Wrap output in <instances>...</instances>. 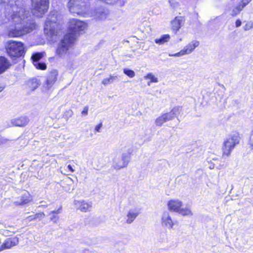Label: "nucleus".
<instances>
[{
  "label": "nucleus",
  "instance_id": "nucleus-1",
  "mask_svg": "<svg viewBox=\"0 0 253 253\" xmlns=\"http://www.w3.org/2000/svg\"><path fill=\"white\" fill-rule=\"evenodd\" d=\"M0 2L4 7V17L0 19V25L8 24L11 27L8 32L9 37H20L36 28L23 0H0Z\"/></svg>",
  "mask_w": 253,
  "mask_h": 253
},
{
  "label": "nucleus",
  "instance_id": "nucleus-2",
  "mask_svg": "<svg viewBox=\"0 0 253 253\" xmlns=\"http://www.w3.org/2000/svg\"><path fill=\"white\" fill-rule=\"evenodd\" d=\"M60 16L56 11H52L48 15L45 22L44 31L45 34L52 37L57 34Z\"/></svg>",
  "mask_w": 253,
  "mask_h": 253
},
{
  "label": "nucleus",
  "instance_id": "nucleus-3",
  "mask_svg": "<svg viewBox=\"0 0 253 253\" xmlns=\"http://www.w3.org/2000/svg\"><path fill=\"white\" fill-rule=\"evenodd\" d=\"M240 139L241 137L237 132L231 134L225 139L222 147L223 156H229L232 150L239 143Z\"/></svg>",
  "mask_w": 253,
  "mask_h": 253
},
{
  "label": "nucleus",
  "instance_id": "nucleus-4",
  "mask_svg": "<svg viewBox=\"0 0 253 253\" xmlns=\"http://www.w3.org/2000/svg\"><path fill=\"white\" fill-rule=\"evenodd\" d=\"M75 41V36L65 35L58 44L56 50V54L60 57H64Z\"/></svg>",
  "mask_w": 253,
  "mask_h": 253
},
{
  "label": "nucleus",
  "instance_id": "nucleus-5",
  "mask_svg": "<svg viewBox=\"0 0 253 253\" xmlns=\"http://www.w3.org/2000/svg\"><path fill=\"white\" fill-rule=\"evenodd\" d=\"M67 6L71 13L80 15L86 12L88 4L86 0H70Z\"/></svg>",
  "mask_w": 253,
  "mask_h": 253
},
{
  "label": "nucleus",
  "instance_id": "nucleus-6",
  "mask_svg": "<svg viewBox=\"0 0 253 253\" xmlns=\"http://www.w3.org/2000/svg\"><path fill=\"white\" fill-rule=\"evenodd\" d=\"M6 49L7 54L12 57H19L25 53L24 45L21 42L10 40Z\"/></svg>",
  "mask_w": 253,
  "mask_h": 253
},
{
  "label": "nucleus",
  "instance_id": "nucleus-7",
  "mask_svg": "<svg viewBox=\"0 0 253 253\" xmlns=\"http://www.w3.org/2000/svg\"><path fill=\"white\" fill-rule=\"evenodd\" d=\"M33 14L41 17L47 11L49 6L48 0H31Z\"/></svg>",
  "mask_w": 253,
  "mask_h": 253
},
{
  "label": "nucleus",
  "instance_id": "nucleus-8",
  "mask_svg": "<svg viewBox=\"0 0 253 253\" xmlns=\"http://www.w3.org/2000/svg\"><path fill=\"white\" fill-rule=\"evenodd\" d=\"M86 27V24L82 21L74 18L70 19L68 28L69 33L66 35L75 36V41L80 32L83 31Z\"/></svg>",
  "mask_w": 253,
  "mask_h": 253
},
{
  "label": "nucleus",
  "instance_id": "nucleus-9",
  "mask_svg": "<svg viewBox=\"0 0 253 253\" xmlns=\"http://www.w3.org/2000/svg\"><path fill=\"white\" fill-rule=\"evenodd\" d=\"M130 158V154L128 153H124L121 155V158H115L113 159V167L116 169L127 167L129 162Z\"/></svg>",
  "mask_w": 253,
  "mask_h": 253
},
{
  "label": "nucleus",
  "instance_id": "nucleus-10",
  "mask_svg": "<svg viewBox=\"0 0 253 253\" xmlns=\"http://www.w3.org/2000/svg\"><path fill=\"white\" fill-rule=\"evenodd\" d=\"M161 223L163 227L171 229L174 225H177L178 222L177 220L172 219L168 211H165L161 216Z\"/></svg>",
  "mask_w": 253,
  "mask_h": 253
},
{
  "label": "nucleus",
  "instance_id": "nucleus-11",
  "mask_svg": "<svg viewBox=\"0 0 253 253\" xmlns=\"http://www.w3.org/2000/svg\"><path fill=\"white\" fill-rule=\"evenodd\" d=\"M58 72L54 70L51 71L47 76L46 81L43 84L44 88L48 90L53 86L57 80Z\"/></svg>",
  "mask_w": 253,
  "mask_h": 253
},
{
  "label": "nucleus",
  "instance_id": "nucleus-12",
  "mask_svg": "<svg viewBox=\"0 0 253 253\" xmlns=\"http://www.w3.org/2000/svg\"><path fill=\"white\" fill-rule=\"evenodd\" d=\"M74 205L82 211L87 212L91 210L92 203L91 202L83 201H74Z\"/></svg>",
  "mask_w": 253,
  "mask_h": 253
},
{
  "label": "nucleus",
  "instance_id": "nucleus-13",
  "mask_svg": "<svg viewBox=\"0 0 253 253\" xmlns=\"http://www.w3.org/2000/svg\"><path fill=\"white\" fill-rule=\"evenodd\" d=\"M61 186L65 191L69 193L75 188L73 180L69 177H66L61 181Z\"/></svg>",
  "mask_w": 253,
  "mask_h": 253
},
{
  "label": "nucleus",
  "instance_id": "nucleus-14",
  "mask_svg": "<svg viewBox=\"0 0 253 253\" xmlns=\"http://www.w3.org/2000/svg\"><path fill=\"white\" fill-rule=\"evenodd\" d=\"M29 122V119L26 116H22L19 118L12 119L10 126H16L23 127L26 126Z\"/></svg>",
  "mask_w": 253,
  "mask_h": 253
},
{
  "label": "nucleus",
  "instance_id": "nucleus-15",
  "mask_svg": "<svg viewBox=\"0 0 253 253\" xmlns=\"http://www.w3.org/2000/svg\"><path fill=\"white\" fill-rule=\"evenodd\" d=\"M140 210L137 208L130 209L126 215V223L131 224L135 220L136 217L139 214Z\"/></svg>",
  "mask_w": 253,
  "mask_h": 253
},
{
  "label": "nucleus",
  "instance_id": "nucleus-16",
  "mask_svg": "<svg viewBox=\"0 0 253 253\" xmlns=\"http://www.w3.org/2000/svg\"><path fill=\"white\" fill-rule=\"evenodd\" d=\"M182 205V202L179 200H171L168 204V209L169 211L178 212Z\"/></svg>",
  "mask_w": 253,
  "mask_h": 253
},
{
  "label": "nucleus",
  "instance_id": "nucleus-17",
  "mask_svg": "<svg viewBox=\"0 0 253 253\" xmlns=\"http://www.w3.org/2000/svg\"><path fill=\"white\" fill-rule=\"evenodd\" d=\"M19 242V239L17 237L7 238L5 240L2 245V247L4 249H10L11 247L17 245Z\"/></svg>",
  "mask_w": 253,
  "mask_h": 253
},
{
  "label": "nucleus",
  "instance_id": "nucleus-18",
  "mask_svg": "<svg viewBox=\"0 0 253 253\" xmlns=\"http://www.w3.org/2000/svg\"><path fill=\"white\" fill-rule=\"evenodd\" d=\"M11 66L10 62L4 56H0V75L5 72Z\"/></svg>",
  "mask_w": 253,
  "mask_h": 253
},
{
  "label": "nucleus",
  "instance_id": "nucleus-19",
  "mask_svg": "<svg viewBox=\"0 0 253 253\" xmlns=\"http://www.w3.org/2000/svg\"><path fill=\"white\" fill-rule=\"evenodd\" d=\"M184 21V18L182 16H177L171 22L172 29L175 32L178 31Z\"/></svg>",
  "mask_w": 253,
  "mask_h": 253
},
{
  "label": "nucleus",
  "instance_id": "nucleus-20",
  "mask_svg": "<svg viewBox=\"0 0 253 253\" xmlns=\"http://www.w3.org/2000/svg\"><path fill=\"white\" fill-rule=\"evenodd\" d=\"M31 200L30 194L28 192H25L20 197L17 199L15 203L17 205H24L28 203Z\"/></svg>",
  "mask_w": 253,
  "mask_h": 253
},
{
  "label": "nucleus",
  "instance_id": "nucleus-21",
  "mask_svg": "<svg viewBox=\"0 0 253 253\" xmlns=\"http://www.w3.org/2000/svg\"><path fill=\"white\" fill-rule=\"evenodd\" d=\"M179 113V109L178 108H173L171 111L163 114L168 122L177 117Z\"/></svg>",
  "mask_w": 253,
  "mask_h": 253
},
{
  "label": "nucleus",
  "instance_id": "nucleus-22",
  "mask_svg": "<svg viewBox=\"0 0 253 253\" xmlns=\"http://www.w3.org/2000/svg\"><path fill=\"white\" fill-rule=\"evenodd\" d=\"M199 42L197 41H193L185 46L184 49L186 54L191 53L195 48L198 46Z\"/></svg>",
  "mask_w": 253,
  "mask_h": 253
},
{
  "label": "nucleus",
  "instance_id": "nucleus-23",
  "mask_svg": "<svg viewBox=\"0 0 253 253\" xmlns=\"http://www.w3.org/2000/svg\"><path fill=\"white\" fill-rule=\"evenodd\" d=\"M119 80L118 76L117 75H110L109 77L104 79L102 81V84L106 86L109 84L113 83L114 81H117Z\"/></svg>",
  "mask_w": 253,
  "mask_h": 253
},
{
  "label": "nucleus",
  "instance_id": "nucleus-24",
  "mask_svg": "<svg viewBox=\"0 0 253 253\" xmlns=\"http://www.w3.org/2000/svg\"><path fill=\"white\" fill-rule=\"evenodd\" d=\"M170 37L169 34L163 35L160 38H157L155 40V43L161 45L167 42L170 40Z\"/></svg>",
  "mask_w": 253,
  "mask_h": 253
},
{
  "label": "nucleus",
  "instance_id": "nucleus-25",
  "mask_svg": "<svg viewBox=\"0 0 253 253\" xmlns=\"http://www.w3.org/2000/svg\"><path fill=\"white\" fill-rule=\"evenodd\" d=\"M177 212L183 216H191L193 215V213L189 207L180 208Z\"/></svg>",
  "mask_w": 253,
  "mask_h": 253
},
{
  "label": "nucleus",
  "instance_id": "nucleus-26",
  "mask_svg": "<svg viewBox=\"0 0 253 253\" xmlns=\"http://www.w3.org/2000/svg\"><path fill=\"white\" fill-rule=\"evenodd\" d=\"M40 84V82L36 78L32 79L28 82V85L33 90L36 89Z\"/></svg>",
  "mask_w": 253,
  "mask_h": 253
},
{
  "label": "nucleus",
  "instance_id": "nucleus-27",
  "mask_svg": "<svg viewBox=\"0 0 253 253\" xmlns=\"http://www.w3.org/2000/svg\"><path fill=\"white\" fill-rule=\"evenodd\" d=\"M45 53L43 52H37L34 53L32 56V59L33 60V64H35L36 62H39V61L44 56Z\"/></svg>",
  "mask_w": 253,
  "mask_h": 253
},
{
  "label": "nucleus",
  "instance_id": "nucleus-28",
  "mask_svg": "<svg viewBox=\"0 0 253 253\" xmlns=\"http://www.w3.org/2000/svg\"><path fill=\"white\" fill-rule=\"evenodd\" d=\"M244 8L240 4L235 6L232 10L231 15L235 17L239 14Z\"/></svg>",
  "mask_w": 253,
  "mask_h": 253
},
{
  "label": "nucleus",
  "instance_id": "nucleus-29",
  "mask_svg": "<svg viewBox=\"0 0 253 253\" xmlns=\"http://www.w3.org/2000/svg\"><path fill=\"white\" fill-rule=\"evenodd\" d=\"M167 120L162 114L161 116H159L155 120V124L158 126H162L165 123L167 122Z\"/></svg>",
  "mask_w": 253,
  "mask_h": 253
},
{
  "label": "nucleus",
  "instance_id": "nucleus-30",
  "mask_svg": "<svg viewBox=\"0 0 253 253\" xmlns=\"http://www.w3.org/2000/svg\"><path fill=\"white\" fill-rule=\"evenodd\" d=\"M145 78L146 79H149L150 80V82L148 83V84L150 85V83H157L158 82V79L156 78L154 75H153L152 73L148 74L145 77Z\"/></svg>",
  "mask_w": 253,
  "mask_h": 253
},
{
  "label": "nucleus",
  "instance_id": "nucleus-31",
  "mask_svg": "<svg viewBox=\"0 0 253 253\" xmlns=\"http://www.w3.org/2000/svg\"><path fill=\"white\" fill-rule=\"evenodd\" d=\"M34 65L38 69L45 70L46 68V64L43 62H36Z\"/></svg>",
  "mask_w": 253,
  "mask_h": 253
},
{
  "label": "nucleus",
  "instance_id": "nucleus-32",
  "mask_svg": "<svg viewBox=\"0 0 253 253\" xmlns=\"http://www.w3.org/2000/svg\"><path fill=\"white\" fill-rule=\"evenodd\" d=\"M124 73L130 78H133L135 76V73L133 71L127 69H124Z\"/></svg>",
  "mask_w": 253,
  "mask_h": 253
},
{
  "label": "nucleus",
  "instance_id": "nucleus-33",
  "mask_svg": "<svg viewBox=\"0 0 253 253\" xmlns=\"http://www.w3.org/2000/svg\"><path fill=\"white\" fill-rule=\"evenodd\" d=\"M253 28V22H248L243 27V29L245 31H249Z\"/></svg>",
  "mask_w": 253,
  "mask_h": 253
},
{
  "label": "nucleus",
  "instance_id": "nucleus-34",
  "mask_svg": "<svg viewBox=\"0 0 253 253\" xmlns=\"http://www.w3.org/2000/svg\"><path fill=\"white\" fill-rule=\"evenodd\" d=\"M186 54V53H185V50L184 49H182L180 51L177 52V53H176L175 54H169V56H170V57H180V56H183L184 55H185Z\"/></svg>",
  "mask_w": 253,
  "mask_h": 253
},
{
  "label": "nucleus",
  "instance_id": "nucleus-35",
  "mask_svg": "<svg viewBox=\"0 0 253 253\" xmlns=\"http://www.w3.org/2000/svg\"><path fill=\"white\" fill-rule=\"evenodd\" d=\"M45 216V214L43 212H40L36 214L33 217L31 216V220L36 219V218L42 219Z\"/></svg>",
  "mask_w": 253,
  "mask_h": 253
},
{
  "label": "nucleus",
  "instance_id": "nucleus-36",
  "mask_svg": "<svg viewBox=\"0 0 253 253\" xmlns=\"http://www.w3.org/2000/svg\"><path fill=\"white\" fill-rule=\"evenodd\" d=\"M249 144L250 145V147L252 150H253V132L251 134L250 140L249 141Z\"/></svg>",
  "mask_w": 253,
  "mask_h": 253
},
{
  "label": "nucleus",
  "instance_id": "nucleus-37",
  "mask_svg": "<svg viewBox=\"0 0 253 253\" xmlns=\"http://www.w3.org/2000/svg\"><path fill=\"white\" fill-rule=\"evenodd\" d=\"M59 216L55 215L54 214H53L51 217H50V220L52 221L53 223H57V222L59 220Z\"/></svg>",
  "mask_w": 253,
  "mask_h": 253
},
{
  "label": "nucleus",
  "instance_id": "nucleus-38",
  "mask_svg": "<svg viewBox=\"0 0 253 253\" xmlns=\"http://www.w3.org/2000/svg\"><path fill=\"white\" fill-rule=\"evenodd\" d=\"M252 0H242L240 4L244 8Z\"/></svg>",
  "mask_w": 253,
  "mask_h": 253
},
{
  "label": "nucleus",
  "instance_id": "nucleus-39",
  "mask_svg": "<svg viewBox=\"0 0 253 253\" xmlns=\"http://www.w3.org/2000/svg\"><path fill=\"white\" fill-rule=\"evenodd\" d=\"M61 207L59 208L57 210H54V211H51L49 213V214H59V213H61Z\"/></svg>",
  "mask_w": 253,
  "mask_h": 253
},
{
  "label": "nucleus",
  "instance_id": "nucleus-40",
  "mask_svg": "<svg viewBox=\"0 0 253 253\" xmlns=\"http://www.w3.org/2000/svg\"><path fill=\"white\" fill-rule=\"evenodd\" d=\"M88 107L87 106L84 107V110L82 112V114L84 116H86L88 114Z\"/></svg>",
  "mask_w": 253,
  "mask_h": 253
},
{
  "label": "nucleus",
  "instance_id": "nucleus-41",
  "mask_svg": "<svg viewBox=\"0 0 253 253\" xmlns=\"http://www.w3.org/2000/svg\"><path fill=\"white\" fill-rule=\"evenodd\" d=\"M102 126V123H100L98 125H97L95 127V130L97 132H100V128Z\"/></svg>",
  "mask_w": 253,
  "mask_h": 253
},
{
  "label": "nucleus",
  "instance_id": "nucleus-42",
  "mask_svg": "<svg viewBox=\"0 0 253 253\" xmlns=\"http://www.w3.org/2000/svg\"><path fill=\"white\" fill-rule=\"evenodd\" d=\"M242 25V22L240 19H237L235 22V26L236 28L240 27Z\"/></svg>",
  "mask_w": 253,
  "mask_h": 253
},
{
  "label": "nucleus",
  "instance_id": "nucleus-43",
  "mask_svg": "<svg viewBox=\"0 0 253 253\" xmlns=\"http://www.w3.org/2000/svg\"><path fill=\"white\" fill-rule=\"evenodd\" d=\"M67 168L71 172H74L75 171L72 167L70 165L67 166Z\"/></svg>",
  "mask_w": 253,
  "mask_h": 253
},
{
  "label": "nucleus",
  "instance_id": "nucleus-44",
  "mask_svg": "<svg viewBox=\"0 0 253 253\" xmlns=\"http://www.w3.org/2000/svg\"><path fill=\"white\" fill-rule=\"evenodd\" d=\"M3 86H0V92L3 90Z\"/></svg>",
  "mask_w": 253,
  "mask_h": 253
},
{
  "label": "nucleus",
  "instance_id": "nucleus-45",
  "mask_svg": "<svg viewBox=\"0 0 253 253\" xmlns=\"http://www.w3.org/2000/svg\"><path fill=\"white\" fill-rule=\"evenodd\" d=\"M4 249L2 247V245L0 247V252L3 250Z\"/></svg>",
  "mask_w": 253,
  "mask_h": 253
},
{
  "label": "nucleus",
  "instance_id": "nucleus-46",
  "mask_svg": "<svg viewBox=\"0 0 253 253\" xmlns=\"http://www.w3.org/2000/svg\"><path fill=\"white\" fill-rule=\"evenodd\" d=\"M169 2L171 4V0H169Z\"/></svg>",
  "mask_w": 253,
  "mask_h": 253
},
{
  "label": "nucleus",
  "instance_id": "nucleus-47",
  "mask_svg": "<svg viewBox=\"0 0 253 253\" xmlns=\"http://www.w3.org/2000/svg\"><path fill=\"white\" fill-rule=\"evenodd\" d=\"M221 168H221V167H220V166L219 168H218V169H221Z\"/></svg>",
  "mask_w": 253,
  "mask_h": 253
},
{
  "label": "nucleus",
  "instance_id": "nucleus-48",
  "mask_svg": "<svg viewBox=\"0 0 253 253\" xmlns=\"http://www.w3.org/2000/svg\"><path fill=\"white\" fill-rule=\"evenodd\" d=\"M221 167V168L223 167H224V168H225V166H224V165H222Z\"/></svg>",
  "mask_w": 253,
  "mask_h": 253
},
{
  "label": "nucleus",
  "instance_id": "nucleus-49",
  "mask_svg": "<svg viewBox=\"0 0 253 253\" xmlns=\"http://www.w3.org/2000/svg\"><path fill=\"white\" fill-rule=\"evenodd\" d=\"M221 167V168L223 167H224V168H225V166H224V165H222Z\"/></svg>",
  "mask_w": 253,
  "mask_h": 253
},
{
  "label": "nucleus",
  "instance_id": "nucleus-50",
  "mask_svg": "<svg viewBox=\"0 0 253 253\" xmlns=\"http://www.w3.org/2000/svg\"><path fill=\"white\" fill-rule=\"evenodd\" d=\"M221 167V168L223 167H224V168H225V166H224V165H222Z\"/></svg>",
  "mask_w": 253,
  "mask_h": 253
}]
</instances>
